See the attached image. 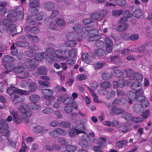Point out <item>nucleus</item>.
I'll return each mask as SVG.
<instances>
[{"instance_id":"1","label":"nucleus","mask_w":152,"mask_h":152,"mask_svg":"<svg viewBox=\"0 0 152 152\" xmlns=\"http://www.w3.org/2000/svg\"><path fill=\"white\" fill-rule=\"evenodd\" d=\"M7 19H4L2 22L0 18V32L5 29L4 26L7 25L8 21L15 22L17 20H23L24 18L23 9L22 7H17L15 10H10L7 16Z\"/></svg>"},{"instance_id":"2","label":"nucleus","mask_w":152,"mask_h":152,"mask_svg":"<svg viewBox=\"0 0 152 152\" xmlns=\"http://www.w3.org/2000/svg\"><path fill=\"white\" fill-rule=\"evenodd\" d=\"M98 34V31L96 29H92L90 31L85 30L83 32V35H82V37L85 38L88 36V41L92 42L95 41L94 45L96 47H98L103 45L104 42L99 40L101 36Z\"/></svg>"},{"instance_id":"3","label":"nucleus","mask_w":152,"mask_h":152,"mask_svg":"<svg viewBox=\"0 0 152 152\" xmlns=\"http://www.w3.org/2000/svg\"><path fill=\"white\" fill-rule=\"evenodd\" d=\"M47 56V54L45 52L36 54L34 58L29 60L30 65L28 66L27 69L31 71L34 70L37 67L38 61H41L44 58H46Z\"/></svg>"},{"instance_id":"4","label":"nucleus","mask_w":152,"mask_h":152,"mask_svg":"<svg viewBox=\"0 0 152 152\" xmlns=\"http://www.w3.org/2000/svg\"><path fill=\"white\" fill-rule=\"evenodd\" d=\"M18 109L21 113V115L24 118L29 117L32 114L28 105L25 103L20 104L18 107Z\"/></svg>"},{"instance_id":"5","label":"nucleus","mask_w":152,"mask_h":152,"mask_svg":"<svg viewBox=\"0 0 152 152\" xmlns=\"http://www.w3.org/2000/svg\"><path fill=\"white\" fill-rule=\"evenodd\" d=\"M42 93L43 94V97L46 100H47L49 103H46V104L48 105L52 103L51 100H54V97L53 96V92L52 90L44 89L42 90Z\"/></svg>"},{"instance_id":"6","label":"nucleus","mask_w":152,"mask_h":152,"mask_svg":"<svg viewBox=\"0 0 152 152\" xmlns=\"http://www.w3.org/2000/svg\"><path fill=\"white\" fill-rule=\"evenodd\" d=\"M6 92L7 93L10 95L15 93L21 95L29 94V92L27 91L19 89L13 86L12 85L7 89Z\"/></svg>"},{"instance_id":"7","label":"nucleus","mask_w":152,"mask_h":152,"mask_svg":"<svg viewBox=\"0 0 152 152\" xmlns=\"http://www.w3.org/2000/svg\"><path fill=\"white\" fill-rule=\"evenodd\" d=\"M58 13V12L57 10L53 11L50 16L51 18L47 19L45 21V23L49 26V28L52 30H56V26L54 23H53L52 18H55Z\"/></svg>"},{"instance_id":"8","label":"nucleus","mask_w":152,"mask_h":152,"mask_svg":"<svg viewBox=\"0 0 152 152\" xmlns=\"http://www.w3.org/2000/svg\"><path fill=\"white\" fill-rule=\"evenodd\" d=\"M127 20L128 19L126 17L121 18L119 21L121 24L116 27V29L119 32H123L126 30L129 26L128 24L125 23Z\"/></svg>"},{"instance_id":"9","label":"nucleus","mask_w":152,"mask_h":152,"mask_svg":"<svg viewBox=\"0 0 152 152\" xmlns=\"http://www.w3.org/2000/svg\"><path fill=\"white\" fill-rule=\"evenodd\" d=\"M29 5L31 8H34L32 10H31V15L33 16L37 15L38 11L36 7H37L39 5V0H29Z\"/></svg>"},{"instance_id":"10","label":"nucleus","mask_w":152,"mask_h":152,"mask_svg":"<svg viewBox=\"0 0 152 152\" xmlns=\"http://www.w3.org/2000/svg\"><path fill=\"white\" fill-rule=\"evenodd\" d=\"M38 50V48L36 45L31 46L26 51L25 54L28 56L32 57L34 56L35 52Z\"/></svg>"},{"instance_id":"11","label":"nucleus","mask_w":152,"mask_h":152,"mask_svg":"<svg viewBox=\"0 0 152 152\" xmlns=\"http://www.w3.org/2000/svg\"><path fill=\"white\" fill-rule=\"evenodd\" d=\"M135 93L134 99L136 102H138L142 98L145 99V96H143L144 92L142 89L139 88L135 90Z\"/></svg>"},{"instance_id":"12","label":"nucleus","mask_w":152,"mask_h":152,"mask_svg":"<svg viewBox=\"0 0 152 152\" xmlns=\"http://www.w3.org/2000/svg\"><path fill=\"white\" fill-rule=\"evenodd\" d=\"M66 37L68 40L75 39V40L77 41V42H80L81 40L78 34L75 32H69L67 35Z\"/></svg>"},{"instance_id":"13","label":"nucleus","mask_w":152,"mask_h":152,"mask_svg":"<svg viewBox=\"0 0 152 152\" xmlns=\"http://www.w3.org/2000/svg\"><path fill=\"white\" fill-rule=\"evenodd\" d=\"M100 86L102 88L105 89V90H100L99 91V93H100V94L104 95L105 94L103 93V92L104 91H106L107 89L110 88V87L111 84L107 81H105L101 83L100 84Z\"/></svg>"},{"instance_id":"14","label":"nucleus","mask_w":152,"mask_h":152,"mask_svg":"<svg viewBox=\"0 0 152 152\" xmlns=\"http://www.w3.org/2000/svg\"><path fill=\"white\" fill-rule=\"evenodd\" d=\"M76 49L75 48H72L69 50H64L65 56L66 57H71L74 58L76 54Z\"/></svg>"},{"instance_id":"15","label":"nucleus","mask_w":152,"mask_h":152,"mask_svg":"<svg viewBox=\"0 0 152 152\" xmlns=\"http://www.w3.org/2000/svg\"><path fill=\"white\" fill-rule=\"evenodd\" d=\"M133 80L129 79V80H124V79H119L118 80V85L119 87L122 88L125 85H126L129 84H132Z\"/></svg>"},{"instance_id":"16","label":"nucleus","mask_w":152,"mask_h":152,"mask_svg":"<svg viewBox=\"0 0 152 152\" xmlns=\"http://www.w3.org/2000/svg\"><path fill=\"white\" fill-rule=\"evenodd\" d=\"M128 141L127 140L123 139L116 142L115 143V147L119 149L122 148L127 145Z\"/></svg>"},{"instance_id":"17","label":"nucleus","mask_w":152,"mask_h":152,"mask_svg":"<svg viewBox=\"0 0 152 152\" xmlns=\"http://www.w3.org/2000/svg\"><path fill=\"white\" fill-rule=\"evenodd\" d=\"M46 51L48 55L50 56L51 59L53 61L56 60V57L53 55L55 52L53 48H48L46 49Z\"/></svg>"},{"instance_id":"18","label":"nucleus","mask_w":152,"mask_h":152,"mask_svg":"<svg viewBox=\"0 0 152 152\" xmlns=\"http://www.w3.org/2000/svg\"><path fill=\"white\" fill-rule=\"evenodd\" d=\"M12 68V70L14 73L17 74L20 73L24 71V70L23 67L21 65L12 68L11 66H9Z\"/></svg>"},{"instance_id":"19","label":"nucleus","mask_w":152,"mask_h":152,"mask_svg":"<svg viewBox=\"0 0 152 152\" xmlns=\"http://www.w3.org/2000/svg\"><path fill=\"white\" fill-rule=\"evenodd\" d=\"M48 129H45L44 128L40 126H35L34 128V131L36 133H45L48 132Z\"/></svg>"},{"instance_id":"20","label":"nucleus","mask_w":152,"mask_h":152,"mask_svg":"<svg viewBox=\"0 0 152 152\" xmlns=\"http://www.w3.org/2000/svg\"><path fill=\"white\" fill-rule=\"evenodd\" d=\"M16 26L14 24H11L8 26V28H6L8 31H10L12 34V36L17 33Z\"/></svg>"},{"instance_id":"21","label":"nucleus","mask_w":152,"mask_h":152,"mask_svg":"<svg viewBox=\"0 0 152 152\" xmlns=\"http://www.w3.org/2000/svg\"><path fill=\"white\" fill-rule=\"evenodd\" d=\"M118 66H113L111 67V68L114 70L113 74L116 77H120L122 75V71L120 70L117 69Z\"/></svg>"},{"instance_id":"22","label":"nucleus","mask_w":152,"mask_h":152,"mask_svg":"<svg viewBox=\"0 0 152 152\" xmlns=\"http://www.w3.org/2000/svg\"><path fill=\"white\" fill-rule=\"evenodd\" d=\"M24 98L22 97L19 96L18 95H15L13 96V99L12 102L14 104L20 103L24 101Z\"/></svg>"},{"instance_id":"23","label":"nucleus","mask_w":152,"mask_h":152,"mask_svg":"<svg viewBox=\"0 0 152 152\" xmlns=\"http://www.w3.org/2000/svg\"><path fill=\"white\" fill-rule=\"evenodd\" d=\"M99 146H95L93 147V149L95 152H104L102 150L101 147L102 146L105 145L104 143L101 141H99L98 142Z\"/></svg>"},{"instance_id":"24","label":"nucleus","mask_w":152,"mask_h":152,"mask_svg":"<svg viewBox=\"0 0 152 152\" xmlns=\"http://www.w3.org/2000/svg\"><path fill=\"white\" fill-rule=\"evenodd\" d=\"M43 6L48 10H51L55 7V5L53 2L48 1L43 4Z\"/></svg>"},{"instance_id":"25","label":"nucleus","mask_w":152,"mask_h":152,"mask_svg":"<svg viewBox=\"0 0 152 152\" xmlns=\"http://www.w3.org/2000/svg\"><path fill=\"white\" fill-rule=\"evenodd\" d=\"M133 78L135 81L140 82V83L142 81L143 79L142 75L137 72L134 74Z\"/></svg>"},{"instance_id":"26","label":"nucleus","mask_w":152,"mask_h":152,"mask_svg":"<svg viewBox=\"0 0 152 152\" xmlns=\"http://www.w3.org/2000/svg\"><path fill=\"white\" fill-rule=\"evenodd\" d=\"M111 111L113 113L116 115L121 114L124 112L122 109L114 106L112 107Z\"/></svg>"},{"instance_id":"27","label":"nucleus","mask_w":152,"mask_h":152,"mask_svg":"<svg viewBox=\"0 0 152 152\" xmlns=\"http://www.w3.org/2000/svg\"><path fill=\"white\" fill-rule=\"evenodd\" d=\"M37 86L36 84L34 82H31L29 83L28 86V89L29 92V94L31 92H33L36 90Z\"/></svg>"},{"instance_id":"28","label":"nucleus","mask_w":152,"mask_h":152,"mask_svg":"<svg viewBox=\"0 0 152 152\" xmlns=\"http://www.w3.org/2000/svg\"><path fill=\"white\" fill-rule=\"evenodd\" d=\"M129 124L127 122H125L123 124L120 129L122 133H124L127 132L129 131Z\"/></svg>"},{"instance_id":"29","label":"nucleus","mask_w":152,"mask_h":152,"mask_svg":"<svg viewBox=\"0 0 152 152\" xmlns=\"http://www.w3.org/2000/svg\"><path fill=\"white\" fill-rule=\"evenodd\" d=\"M15 60V59L14 57L6 55L4 57L3 62L5 63H9L14 61ZM7 64V65L9 66H10L7 64Z\"/></svg>"},{"instance_id":"30","label":"nucleus","mask_w":152,"mask_h":152,"mask_svg":"<svg viewBox=\"0 0 152 152\" xmlns=\"http://www.w3.org/2000/svg\"><path fill=\"white\" fill-rule=\"evenodd\" d=\"M134 111L138 113H140L142 110V107L141 105L139 104H136L133 107Z\"/></svg>"},{"instance_id":"31","label":"nucleus","mask_w":152,"mask_h":152,"mask_svg":"<svg viewBox=\"0 0 152 152\" xmlns=\"http://www.w3.org/2000/svg\"><path fill=\"white\" fill-rule=\"evenodd\" d=\"M83 22L84 24L87 25L89 27L93 26L95 24V23L90 19H83Z\"/></svg>"},{"instance_id":"32","label":"nucleus","mask_w":152,"mask_h":152,"mask_svg":"<svg viewBox=\"0 0 152 152\" xmlns=\"http://www.w3.org/2000/svg\"><path fill=\"white\" fill-rule=\"evenodd\" d=\"M142 98L138 102H140L141 105L142 107L143 108H146L149 106V104L148 100L146 99V97H145V99Z\"/></svg>"},{"instance_id":"33","label":"nucleus","mask_w":152,"mask_h":152,"mask_svg":"<svg viewBox=\"0 0 152 152\" xmlns=\"http://www.w3.org/2000/svg\"><path fill=\"white\" fill-rule=\"evenodd\" d=\"M5 67L7 70H6L0 75V77L2 78H4L6 77L7 76L6 74H8L10 72H11L12 71V68L9 67L7 64H5Z\"/></svg>"},{"instance_id":"34","label":"nucleus","mask_w":152,"mask_h":152,"mask_svg":"<svg viewBox=\"0 0 152 152\" xmlns=\"http://www.w3.org/2000/svg\"><path fill=\"white\" fill-rule=\"evenodd\" d=\"M65 148L69 152H75L77 149V147L76 146L69 144L66 145Z\"/></svg>"},{"instance_id":"35","label":"nucleus","mask_w":152,"mask_h":152,"mask_svg":"<svg viewBox=\"0 0 152 152\" xmlns=\"http://www.w3.org/2000/svg\"><path fill=\"white\" fill-rule=\"evenodd\" d=\"M142 86V84L140 82L135 81L133 82L131 86V88L134 90H136L139 87Z\"/></svg>"},{"instance_id":"36","label":"nucleus","mask_w":152,"mask_h":152,"mask_svg":"<svg viewBox=\"0 0 152 152\" xmlns=\"http://www.w3.org/2000/svg\"><path fill=\"white\" fill-rule=\"evenodd\" d=\"M8 126L6 121L3 119L0 120V129L3 130L8 129Z\"/></svg>"},{"instance_id":"37","label":"nucleus","mask_w":152,"mask_h":152,"mask_svg":"<svg viewBox=\"0 0 152 152\" xmlns=\"http://www.w3.org/2000/svg\"><path fill=\"white\" fill-rule=\"evenodd\" d=\"M79 145L83 148H87L90 145L89 140H81L79 142Z\"/></svg>"},{"instance_id":"38","label":"nucleus","mask_w":152,"mask_h":152,"mask_svg":"<svg viewBox=\"0 0 152 152\" xmlns=\"http://www.w3.org/2000/svg\"><path fill=\"white\" fill-rule=\"evenodd\" d=\"M77 41L75 39L68 40L67 41L65 42V44L68 46L70 47H74L76 46Z\"/></svg>"},{"instance_id":"39","label":"nucleus","mask_w":152,"mask_h":152,"mask_svg":"<svg viewBox=\"0 0 152 152\" xmlns=\"http://www.w3.org/2000/svg\"><path fill=\"white\" fill-rule=\"evenodd\" d=\"M40 98V97L39 96L35 94L31 95L29 97L30 100L33 103H36L38 102Z\"/></svg>"},{"instance_id":"40","label":"nucleus","mask_w":152,"mask_h":152,"mask_svg":"<svg viewBox=\"0 0 152 152\" xmlns=\"http://www.w3.org/2000/svg\"><path fill=\"white\" fill-rule=\"evenodd\" d=\"M124 73H126V76L128 77H132L134 73V71L129 68L126 69L124 70Z\"/></svg>"},{"instance_id":"41","label":"nucleus","mask_w":152,"mask_h":152,"mask_svg":"<svg viewBox=\"0 0 152 152\" xmlns=\"http://www.w3.org/2000/svg\"><path fill=\"white\" fill-rule=\"evenodd\" d=\"M94 53L98 56H102L105 54V52L104 50L102 49H99L95 50Z\"/></svg>"},{"instance_id":"42","label":"nucleus","mask_w":152,"mask_h":152,"mask_svg":"<svg viewBox=\"0 0 152 152\" xmlns=\"http://www.w3.org/2000/svg\"><path fill=\"white\" fill-rule=\"evenodd\" d=\"M54 53L59 58H62L64 60L66 59V57L63 56V51L58 50H56L55 51Z\"/></svg>"},{"instance_id":"43","label":"nucleus","mask_w":152,"mask_h":152,"mask_svg":"<svg viewBox=\"0 0 152 152\" xmlns=\"http://www.w3.org/2000/svg\"><path fill=\"white\" fill-rule=\"evenodd\" d=\"M26 36L30 40L34 42H38L39 40V38L36 36H34L31 35L30 34H27Z\"/></svg>"},{"instance_id":"44","label":"nucleus","mask_w":152,"mask_h":152,"mask_svg":"<svg viewBox=\"0 0 152 152\" xmlns=\"http://www.w3.org/2000/svg\"><path fill=\"white\" fill-rule=\"evenodd\" d=\"M11 54L13 56H16L18 53V50L13 43L10 48Z\"/></svg>"},{"instance_id":"45","label":"nucleus","mask_w":152,"mask_h":152,"mask_svg":"<svg viewBox=\"0 0 152 152\" xmlns=\"http://www.w3.org/2000/svg\"><path fill=\"white\" fill-rule=\"evenodd\" d=\"M37 72L39 74L46 75L47 73V70L44 67H40L37 69Z\"/></svg>"},{"instance_id":"46","label":"nucleus","mask_w":152,"mask_h":152,"mask_svg":"<svg viewBox=\"0 0 152 152\" xmlns=\"http://www.w3.org/2000/svg\"><path fill=\"white\" fill-rule=\"evenodd\" d=\"M110 58L112 62L115 64L120 62L121 61V58L118 56H112Z\"/></svg>"},{"instance_id":"47","label":"nucleus","mask_w":152,"mask_h":152,"mask_svg":"<svg viewBox=\"0 0 152 152\" xmlns=\"http://www.w3.org/2000/svg\"><path fill=\"white\" fill-rule=\"evenodd\" d=\"M133 14L135 17L139 18L142 15V12L141 9H137L134 11Z\"/></svg>"},{"instance_id":"48","label":"nucleus","mask_w":152,"mask_h":152,"mask_svg":"<svg viewBox=\"0 0 152 152\" xmlns=\"http://www.w3.org/2000/svg\"><path fill=\"white\" fill-rule=\"evenodd\" d=\"M91 18L93 20H97L100 17V15L97 12H94L90 15Z\"/></svg>"},{"instance_id":"49","label":"nucleus","mask_w":152,"mask_h":152,"mask_svg":"<svg viewBox=\"0 0 152 152\" xmlns=\"http://www.w3.org/2000/svg\"><path fill=\"white\" fill-rule=\"evenodd\" d=\"M115 92L113 90H111L108 92L106 94V98L107 99H108L110 98H113L115 95Z\"/></svg>"},{"instance_id":"50","label":"nucleus","mask_w":152,"mask_h":152,"mask_svg":"<svg viewBox=\"0 0 152 152\" xmlns=\"http://www.w3.org/2000/svg\"><path fill=\"white\" fill-rule=\"evenodd\" d=\"M26 22L30 25H35L36 23L32 19L31 17L30 16H27L26 19Z\"/></svg>"},{"instance_id":"51","label":"nucleus","mask_w":152,"mask_h":152,"mask_svg":"<svg viewBox=\"0 0 152 152\" xmlns=\"http://www.w3.org/2000/svg\"><path fill=\"white\" fill-rule=\"evenodd\" d=\"M106 64V63L104 61H103L101 63L97 62L96 64L94 65V67L95 69H98L99 68H102Z\"/></svg>"},{"instance_id":"52","label":"nucleus","mask_w":152,"mask_h":152,"mask_svg":"<svg viewBox=\"0 0 152 152\" xmlns=\"http://www.w3.org/2000/svg\"><path fill=\"white\" fill-rule=\"evenodd\" d=\"M123 11V10H114L112 11V15L116 17L119 16L121 15Z\"/></svg>"},{"instance_id":"53","label":"nucleus","mask_w":152,"mask_h":152,"mask_svg":"<svg viewBox=\"0 0 152 152\" xmlns=\"http://www.w3.org/2000/svg\"><path fill=\"white\" fill-rule=\"evenodd\" d=\"M7 129H4L2 130L0 132L1 135L4 136L8 138L10 136V132L9 130Z\"/></svg>"},{"instance_id":"54","label":"nucleus","mask_w":152,"mask_h":152,"mask_svg":"<svg viewBox=\"0 0 152 152\" xmlns=\"http://www.w3.org/2000/svg\"><path fill=\"white\" fill-rule=\"evenodd\" d=\"M58 124L59 126L64 128H69L70 126V124L69 122L64 121L59 123Z\"/></svg>"},{"instance_id":"55","label":"nucleus","mask_w":152,"mask_h":152,"mask_svg":"<svg viewBox=\"0 0 152 152\" xmlns=\"http://www.w3.org/2000/svg\"><path fill=\"white\" fill-rule=\"evenodd\" d=\"M65 112L68 113H70L73 110V108L72 106L69 105H66L64 107Z\"/></svg>"},{"instance_id":"56","label":"nucleus","mask_w":152,"mask_h":152,"mask_svg":"<svg viewBox=\"0 0 152 152\" xmlns=\"http://www.w3.org/2000/svg\"><path fill=\"white\" fill-rule=\"evenodd\" d=\"M73 29L76 33H78L82 31V29L81 28L80 25L79 24H76L73 27Z\"/></svg>"},{"instance_id":"57","label":"nucleus","mask_w":152,"mask_h":152,"mask_svg":"<svg viewBox=\"0 0 152 152\" xmlns=\"http://www.w3.org/2000/svg\"><path fill=\"white\" fill-rule=\"evenodd\" d=\"M122 117L127 121H129L132 118L131 114L128 113H124L122 115Z\"/></svg>"},{"instance_id":"58","label":"nucleus","mask_w":152,"mask_h":152,"mask_svg":"<svg viewBox=\"0 0 152 152\" xmlns=\"http://www.w3.org/2000/svg\"><path fill=\"white\" fill-rule=\"evenodd\" d=\"M58 134L62 136H65L67 134V132L65 130L60 128H56Z\"/></svg>"},{"instance_id":"59","label":"nucleus","mask_w":152,"mask_h":152,"mask_svg":"<svg viewBox=\"0 0 152 152\" xmlns=\"http://www.w3.org/2000/svg\"><path fill=\"white\" fill-rule=\"evenodd\" d=\"M132 121L135 123L142 122L143 121V119L139 117L132 118L131 119Z\"/></svg>"},{"instance_id":"60","label":"nucleus","mask_w":152,"mask_h":152,"mask_svg":"<svg viewBox=\"0 0 152 152\" xmlns=\"http://www.w3.org/2000/svg\"><path fill=\"white\" fill-rule=\"evenodd\" d=\"M30 32L33 34H36L38 33L39 30L38 28L36 27H33L30 28Z\"/></svg>"},{"instance_id":"61","label":"nucleus","mask_w":152,"mask_h":152,"mask_svg":"<svg viewBox=\"0 0 152 152\" xmlns=\"http://www.w3.org/2000/svg\"><path fill=\"white\" fill-rule=\"evenodd\" d=\"M56 23L58 26H62L64 25L65 23L64 20L59 18L57 19Z\"/></svg>"},{"instance_id":"62","label":"nucleus","mask_w":152,"mask_h":152,"mask_svg":"<svg viewBox=\"0 0 152 152\" xmlns=\"http://www.w3.org/2000/svg\"><path fill=\"white\" fill-rule=\"evenodd\" d=\"M50 135L53 137H57L58 136V135L57 132L56 128L54 130L50 131L49 132Z\"/></svg>"},{"instance_id":"63","label":"nucleus","mask_w":152,"mask_h":152,"mask_svg":"<svg viewBox=\"0 0 152 152\" xmlns=\"http://www.w3.org/2000/svg\"><path fill=\"white\" fill-rule=\"evenodd\" d=\"M22 118L21 116L18 115L16 117L14 118L13 119L14 122L17 124H20L22 121Z\"/></svg>"},{"instance_id":"64","label":"nucleus","mask_w":152,"mask_h":152,"mask_svg":"<svg viewBox=\"0 0 152 152\" xmlns=\"http://www.w3.org/2000/svg\"><path fill=\"white\" fill-rule=\"evenodd\" d=\"M22 75L20 76H18V78L21 79H25V78L28 77L29 76V74L28 72H23Z\"/></svg>"}]
</instances>
